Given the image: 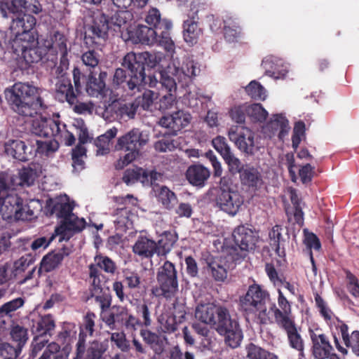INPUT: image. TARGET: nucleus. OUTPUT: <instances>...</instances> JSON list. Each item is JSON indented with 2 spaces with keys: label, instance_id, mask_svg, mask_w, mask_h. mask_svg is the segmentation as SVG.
<instances>
[{
  "label": "nucleus",
  "instance_id": "64",
  "mask_svg": "<svg viewBox=\"0 0 359 359\" xmlns=\"http://www.w3.org/2000/svg\"><path fill=\"white\" fill-rule=\"evenodd\" d=\"M346 278L347 280L346 289L355 298L359 297V281L358 278L350 271L346 270Z\"/></svg>",
  "mask_w": 359,
  "mask_h": 359
},
{
  "label": "nucleus",
  "instance_id": "42",
  "mask_svg": "<svg viewBox=\"0 0 359 359\" xmlns=\"http://www.w3.org/2000/svg\"><path fill=\"white\" fill-rule=\"evenodd\" d=\"M117 132V128L113 127L107 130L103 135L97 137L95 140V144L97 148V154L104 155L109 152L111 140L116 137Z\"/></svg>",
  "mask_w": 359,
  "mask_h": 359
},
{
  "label": "nucleus",
  "instance_id": "24",
  "mask_svg": "<svg viewBox=\"0 0 359 359\" xmlns=\"http://www.w3.org/2000/svg\"><path fill=\"white\" fill-rule=\"evenodd\" d=\"M278 304H273L271 311L273 313L275 322L277 325L285 324L295 320L292 314L291 303L287 299L280 289H278Z\"/></svg>",
  "mask_w": 359,
  "mask_h": 359
},
{
  "label": "nucleus",
  "instance_id": "6",
  "mask_svg": "<svg viewBox=\"0 0 359 359\" xmlns=\"http://www.w3.org/2000/svg\"><path fill=\"white\" fill-rule=\"evenodd\" d=\"M32 131L34 134L43 137H53L65 140V144L72 146L75 143L74 135L66 129V125L59 119L40 118L32 121Z\"/></svg>",
  "mask_w": 359,
  "mask_h": 359
},
{
  "label": "nucleus",
  "instance_id": "45",
  "mask_svg": "<svg viewBox=\"0 0 359 359\" xmlns=\"http://www.w3.org/2000/svg\"><path fill=\"white\" fill-rule=\"evenodd\" d=\"M136 41L142 44L151 45L156 41V33L152 27L140 25L135 31Z\"/></svg>",
  "mask_w": 359,
  "mask_h": 359
},
{
  "label": "nucleus",
  "instance_id": "50",
  "mask_svg": "<svg viewBox=\"0 0 359 359\" xmlns=\"http://www.w3.org/2000/svg\"><path fill=\"white\" fill-rule=\"evenodd\" d=\"M140 335L144 341L154 350L156 354L160 355L163 353L164 347L159 335L149 330H142Z\"/></svg>",
  "mask_w": 359,
  "mask_h": 359
},
{
  "label": "nucleus",
  "instance_id": "52",
  "mask_svg": "<svg viewBox=\"0 0 359 359\" xmlns=\"http://www.w3.org/2000/svg\"><path fill=\"white\" fill-rule=\"evenodd\" d=\"M177 237L171 232H165L156 242L158 246V256L166 255L176 243Z\"/></svg>",
  "mask_w": 359,
  "mask_h": 359
},
{
  "label": "nucleus",
  "instance_id": "8",
  "mask_svg": "<svg viewBox=\"0 0 359 359\" xmlns=\"http://www.w3.org/2000/svg\"><path fill=\"white\" fill-rule=\"evenodd\" d=\"M21 6L24 11H21L15 18H13L11 28L14 33L18 32H36L34 29L36 20L29 13L38 14L41 11V7L37 0H15L13 6Z\"/></svg>",
  "mask_w": 359,
  "mask_h": 359
},
{
  "label": "nucleus",
  "instance_id": "9",
  "mask_svg": "<svg viewBox=\"0 0 359 359\" xmlns=\"http://www.w3.org/2000/svg\"><path fill=\"white\" fill-rule=\"evenodd\" d=\"M215 207L230 216H235L243 204V198L238 191L226 184L225 177L221 178L219 187L215 189Z\"/></svg>",
  "mask_w": 359,
  "mask_h": 359
},
{
  "label": "nucleus",
  "instance_id": "1",
  "mask_svg": "<svg viewBox=\"0 0 359 359\" xmlns=\"http://www.w3.org/2000/svg\"><path fill=\"white\" fill-rule=\"evenodd\" d=\"M161 60V57L156 53L142 52L128 53L123 58L121 65L129 71V74L123 68L116 69L112 86L116 90H121L126 95H133L140 90V87L145 80L146 67H156Z\"/></svg>",
  "mask_w": 359,
  "mask_h": 359
},
{
  "label": "nucleus",
  "instance_id": "22",
  "mask_svg": "<svg viewBox=\"0 0 359 359\" xmlns=\"http://www.w3.org/2000/svg\"><path fill=\"white\" fill-rule=\"evenodd\" d=\"M191 119L190 114L183 110H178L172 114L163 116L159 121V124L169 130L171 135H177V132L187 126Z\"/></svg>",
  "mask_w": 359,
  "mask_h": 359
},
{
  "label": "nucleus",
  "instance_id": "25",
  "mask_svg": "<svg viewBox=\"0 0 359 359\" xmlns=\"http://www.w3.org/2000/svg\"><path fill=\"white\" fill-rule=\"evenodd\" d=\"M47 55V48L40 46L39 43L33 47L24 50L20 53L18 59L19 67L25 70L31 67L34 64L41 62Z\"/></svg>",
  "mask_w": 359,
  "mask_h": 359
},
{
  "label": "nucleus",
  "instance_id": "13",
  "mask_svg": "<svg viewBox=\"0 0 359 359\" xmlns=\"http://www.w3.org/2000/svg\"><path fill=\"white\" fill-rule=\"evenodd\" d=\"M118 270L116 263L107 256L101 254L97 255L94 257V263L88 266V276L90 282L94 286H97L100 283H105L108 281V278L102 271L114 276Z\"/></svg>",
  "mask_w": 359,
  "mask_h": 359
},
{
  "label": "nucleus",
  "instance_id": "20",
  "mask_svg": "<svg viewBox=\"0 0 359 359\" xmlns=\"http://www.w3.org/2000/svg\"><path fill=\"white\" fill-rule=\"evenodd\" d=\"M278 327L285 332L289 347L297 352L299 359L304 358L305 341L301 334L302 329L297 325L295 320Z\"/></svg>",
  "mask_w": 359,
  "mask_h": 359
},
{
  "label": "nucleus",
  "instance_id": "28",
  "mask_svg": "<svg viewBox=\"0 0 359 359\" xmlns=\"http://www.w3.org/2000/svg\"><path fill=\"white\" fill-rule=\"evenodd\" d=\"M72 250L68 247H63L57 252H51L45 255L38 270L39 275L42 270L45 272H50L57 268L65 257L70 255Z\"/></svg>",
  "mask_w": 359,
  "mask_h": 359
},
{
  "label": "nucleus",
  "instance_id": "63",
  "mask_svg": "<svg viewBox=\"0 0 359 359\" xmlns=\"http://www.w3.org/2000/svg\"><path fill=\"white\" fill-rule=\"evenodd\" d=\"M247 357L249 359H269L271 353L265 349L250 343L246 346Z\"/></svg>",
  "mask_w": 359,
  "mask_h": 359
},
{
  "label": "nucleus",
  "instance_id": "48",
  "mask_svg": "<svg viewBox=\"0 0 359 359\" xmlns=\"http://www.w3.org/2000/svg\"><path fill=\"white\" fill-rule=\"evenodd\" d=\"M224 38L229 42H234L240 38L241 27L238 22L231 17L224 20Z\"/></svg>",
  "mask_w": 359,
  "mask_h": 359
},
{
  "label": "nucleus",
  "instance_id": "57",
  "mask_svg": "<svg viewBox=\"0 0 359 359\" xmlns=\"http://www.w3.org/2000/svg\"><path fill=\"white\" fill-rule=\"evenodd\" d=\"M123 283L126 285V287L130 291L140 288L142 283L141 277L138 272L130 269L123 270Z\"/></svg>",
  "mask_w": 359,
  "mask_h": 359
},
{
  "label": "nucleus",
  "instance_id": "5",
  "mask_svg": "<svg viewBox=\"0 0 359 359\" xmlns=\"http://www.w3.org/2000/svg\"><path fill=\"white\" fill-rule=\"evenodd\" d=\"M147 143L138 128H133L117 139L114 149L123 152L115 163L116 170H121L133 162L141 154V149Z\"/></svg>",
  "mask_w": 359,
  "mask_h": 359
},
{
  "label": "nucleus",
  "instance_id": "10",
  "mask_svg": "<svg viewBox=\"0 0 359 359\" xmlns=\"http://www.w3.org/2000/svg\"><path fill=\"white\" fill-rule=\"evenodd\" d=\"M232 236L235 246L229 248L227 251L232 260L236 263L245 257L248 251L255 248L257 238L255 232L245 225L237 226Z\"/></svg>",
  "mask_w": 359,
  "mask_h": 359
},
{
  "label": "nucleus",
  "instance_id": "49",
  "mask_svg": "<svg viewBox=\"0 0 359 359\" xmlns=\"http://www.w3.org/2000/svg\"><path fill=\"white\" fill-rule=\"evenodd\" d=\"M25 304V300L21 297H18L9 301L0 306V331L5 329L6 320L4 316H11V313L22 307Z\"/></svg>",
  "mask_w": 359,
  "mask_h": 359
},
{
  "label": "nucleus",
  "instance_id": "41",
  "mask_svg": "<svg viewBox=\"0 0 359 359\" xmlns=\"http://www.w3.org/2000/svg\"><path fill=\"white\" fill-rule=\"evenodd\" d=\"M39 177L38 171L36 168L32 166H24L19 170L18 177L15 180V187H30L34 184L36 179Z\"/></svg>",
  "mask_w": 359,
  "mask_h": 359
},
{
  "label": "nucleus",
  "instance_id": "39",
  "mask_svg": "<svg viewBox=\"0 0 359 359\" xmlns=\"http://www.w3.org/2000/svg\"><path fill=\"white\" fill-rule=\"evenodd\" d=\"M240 178L242 184L252 188H256L262 181L258 169L248 165L241 172Z\"/></svg>",
  "mask_w": 359,
  "mask_h": 359
},
{
  "label": "nucleus",
  "instance_id": "46",
  "mask_svg": "<svg viewBox=\"0 0 359 359\" xmlns=\"http://www.w3.org/2000/svg\"><path fill=\"white\" fill-rule=\"evenodd\" d=\"M171 69H173L172 67L168 66L167 69L159 72V84L161 86V90H165L166 93H176L177 90V79L173 77L175 75L172 73H175V72H171Z\"/></svg>",
  "mask_w": 359,
  "mask_h": 359
},
{
  "label": "nucleus",
  "instance_id": "3",
  "mask_svg": "<svg viewBox=\"0 0 359 359\" xmlns=\"http://www.w3.org/2000/svg\"><path fill=\"white\" fill-rule=\"evenodd\" d=\"M5 99L10 108L22 116H34L48 109L46 90L29 83H15L4 90Z\"/></svg>",
  "mask_w": 359,
  "mask_h": 359
},
{
  "label": "nucleus",
  "instance_id": "59",
  "mask_svg": "<svg viewBox=\"0 0 359 359\" xmlns=\"http://www.w3.org/2000/svg\"><path fill=\"white\" fill-rule=\"evenodd\" d=\"M247 94L253 100H265L267 95L266 90L259 82L257 81H252L245 87Z\"/></svg>",
  "mask_w": 359,
  "mask_h": 359
},
{
  "label": "nucleus",
  "instance_id": "32",
  "mask_svg": "<svg viewBox=\"0 0 359 359\" xmlns=\"http://www.w3.org/2000/svg\"><path fill=\"white\" fill-rule=\"evenodd\" d=\"M39 44L36 32H16L12 43V48L15 54L20 56V53Z\"/></svg>",
  "mask_w": 359,
  "mask_h": 359
},
{
  "label": "nucleus",
  "instance_id": "37",
  "mask_svg": "<svg viewBox=\"0 0 359 359\" xmlns=\"http://www.w3.org/2000/svg\"><path fill=\"white\" fill-rule=\"evenodd\" d=\"M337 329L339 330L345 346L350 348L356 356H359V331H353L349 334L348 327L343 321H339Z\"/></svg>",
  "mask_w": 359,
  "mask_h": 359
},
{
  "label": "nucleus",
  "instance_id": "60",
  "mask_svg": "<svg viewBox=\"0 0 359 359\" xmlns=\"http://www.w3.org/2000/svg\"><path fill=\"white\" fill-rule=\"evenodd\" d=\"M15 176L8 172H0V202L4 196L8 194L10 189L15 187Z\"/></svg>",
  "mask_w": 359,
  "mask_h": 359
},
{
  "label": "nucleus",
  "instance_id": "15",
  "mask_svg": "<svg viewBox=\"0 0 359 359\" xmlns=\"http://www.w3.org/2000/svg\"><path fill=\"white\" fill-rule=\"evenodd\" d=\"M228 137L242 152L250 155L255 154V134L249 128L233 126L229 129Z\"/></svg>",
  "mask_w": 359,
  "mask_h": 359
},
{
  "label": "nucleus",
  "instance_id": "30",
  "mask_svg": "<svg viewBox=\"0 0 359 359\" xmlns=\"http://www.w3.org/2000/svg\"><path fill=\"white\" fill-rule=\"evenodd\" d=\"M133 252L141 259H151L155 254L158 255L156 242L147 236H140L133 247Z\"/></svg>",
  "mask_w": 359,
  "mask_h": 359
},
{
  "label": "nucleus",
  "instance_id": "51",
  "mask_svg": "<svg viewBox=\"0 0 359 359\" xmlns=\"http://www.w3.org/2000/svg\"><path fill=\"white\" fill-rule=\"evenodd\" d=\"M282 230V226L276 224L272 227L269 232L270 245L280 257H284L285 255L284 249L280 248L282 242H284L281 233Z\"/></svg>",
  "mask_w": 359,
  "mask_h": 359
},
{
  "label": "nucleus",
  "instance_id": "44",
  "mask_svg": "<svg viewBox=\"0 0 359 359\" xmlns=\"http://www.w3.org/2000/svg\"><path fill=\"white\" fill-rule=\"evenodd\" d=\"M156 198L163 207L168 210L173 209L177 203L176 194L166 186H161L156 191Z\"/></svg>",
  "mask_w": 359,
  "mask_h": 359
},
{
  "label": "nucleus",
  "instance_id": "35",
  "mask_svg": "<svg viewBox=\"0 0 359 359\" xmlns=\"http://www.w3.org/2000/svg\"><path fill=\"white\" fill-rule=\"evenodd\" d=\"M210 175L209 169L201 164L190 165L186 172L188 182L196 187H203Z\"/></svg>",
  "mask_w": 359,
  "mask_h": 359
},
{
  "label": "nucleus",
  "instance_id": "17",
  "mask_svg": "<svg viewBox=\"0 0 359 359\" xmlns=\"http://www.w3.org/2000/svg\"><path fill=\"white\" fill-rule=\"evenodd\" d=\"M29 141L30 136L25 140H8L4 144V152L18 161H28L34 158V149Z\"/></svg>",
  "mask_w": 359,
  "mask_h": 359
},
{
  "label": "nucleus",
  "instance_id": "19",
  "mask_svg": "<svg viewBox=\"0 0 359 359\" xmlns=\"http://www.w3.org/2000/svg\"><path fill=\"white\" fill-rule=\"evenodd\" d=\"M23 199L15 194H7L0 202V212L4 220L17 218H26L25 214L21 212Z\"/></svg>",
  "mask_w": 359,
  "mask_h": 359
},
{
  "label": "nucleus",
  "instance_id": "21",
  "mask_svg": "<svg viewBox=\"0 0 359 359\" xmlns=\"http://www.w3.org/2000/svg\"><path fill=\"white\" fill-rule=\"evenodd\" d=\"M86 225L83 218H79L73 212L60 221L55 227V232L61 236L62 240H69L74 234L82 231Z\"/></svg>",
  "mask_w": 359,
  "mask_h": 359
},
{
  "label": "nucleus",
  "instance_id": "18",
  "mask_svg": "<svg viewBox=\"0 0 359 359\" xmlns=\"http://www.w3.org/2000/svg\"><path fill=\"white\" fill-rule=\"evenodd\" d=\"M309 333L313 359H327L330 352L333 351L329 337L319 328L309 329Z\"/></svg>",
  "mask_w": 359,
  "mask_h": 359
},
{
  "label": "nucleus",
  "instance_id": "33",
  "mask_svg": "<svg viewBox=\"0 0 359 359\" xmlns=\"http://www.w3.org/2000/svg\"><path fill=\"white\" fill-rule=\"evenodd\" d=\"M31 132L32 131L31 130ZM36 136L39 137L33 133L30 135L29 143L34 149V157L37 154L41 156H49L59 149V143L55 138L48 141H42L39 140Z\"/></svg>",
  "mask_w": 359,
  "mask_h": 359
},
{
  "label": "nucleus",
  "instance_id": "55",
  "mask_svg": "<svg viewBox=\"0 0 359 359\" xmlns=\"http://www.w3.org/2000/svg\"><path fill=\"white\" fill-rule=\"evenodd\" d=\"M289 194L294 208L293 215L295 223L302 226L304 224V212L301 206L302 200L299 198L297 190L294 188H290Z\"/></svg>",
  "mask_w": 359,
  "mask_h": 359
},
{
  "label": "nucleus",
  "instance_id": "14",
  "mask_svg": "<svg viewBox=\"0 0 359 359\" xmlns=\"http://www.w3.org/2000/svg\"><path fill=\"white\" fill-rule=\"evenodd\" d=\"M92 18L91 24L86 27L85 39L86 43L90 40L92 43L100 45L108 38L109 20L104 13L100 11L94 13Z\"/></svg>",
  "mask_w": 359,
  "mask_h": 359
},
{
  "label": "nucleus",
  "instance_id": "56",
  "mask_svg": "<svg viewBox=\"0 0 359 359\" xmlns=\"http://www.w3.org/2000/svg\"><path fill=\"white\" fill-rule=\"evenodd\" d=\"M96 316L93 312H88L84 316L83 324L80 327L79 339H86L87 336L92 337L95 332Z\"/></svg>",
  "mask_w": 359,
  "mask_h": 359
},
{
  "label": "nucleus",
  "instance_id": "2",
  "mask_svg": "<svg viewBox=\"0 0 359 359\" xmlns=\"http://www.w3.org/2000/svg\"><path fill=\"white\" fill-rule=\"evenodd\" d=\"M195 318L210 325L219 335L224 336L229 346L235 348L240 346L243 339L242 330L238 321L231 318L226 306L214 303L198 305Z\"/></svg>",
  "mask_w": 359,
  "mask_h": 359
},
{
  "label": "nucleus",
  "instance_id": "40",
  "mask_svg": "<svg viewBox=\"0 0 359 359\" xmlns=\"http://www.w3.org/2000/svg\"><path fill=\"white\" fill-rule=\"evenodd\" d=\"M183 27V36L185 41L191 44L196 43L201 33L196 18L194 16L191 18L189 17V18L184 22Z\"/></svg>",
  "mask_w": 359,
  "mask_h": 359
},
{
  "label": "nucleus",
  "instance_id": "31",
  "mask_svg": "<svg viewBox=\"0 0 359 359\" xmlns=\"http://www.w3.org/2000/svg\"><path fill=\"white\" fill-rule=\"evenodd\" d=\"M175 75L179 83H182V86H188L192 79L200 72V69L196 67L194 62L190 60L184 61L180 67H172Z\"/></svg>",
  "mask_w": 359,
  "mask_h": 359
},
{
  "label": "nucleus",
  "instance_id": "38",
  "mask_svg": "<svg viewBox=\"0 0 359 359\" xmlns=\"http://www.w3.org/2000/svg\"><path fill=\"white\" fill-rule=\"evenodd\" d=\"M55 327V320L50 314L41 316L32 325V332L34 335L46 337H51Z\"/></svg>",
  "mask_w": 359,
  "mask_h": 359
},
{
  "label": "nucleus",
  "instance_id": "61",
  "mask_svg": "<svg viewBox=\"0 0 359 359\" xmlns=\"http://www.w3.org/2000/svg\"><path fill=\"white\" fill-rule=\"evenodd\" d=\"M137 317L140 321L138 327L144 326L146 327L151 326L152 323L151 313L147 303L140 304L135 308Z\"/></svg>",
  "mask_w": 359,
  "mask_h": 359
},
{
  "label": "nucleus",
  "instance_id": "62",
  "mask_svg": "<svg viewBox=\"0 0 359 359\" xmlns=\"http://www.w3.org/2000/svg\"><path fill=\"white\" fill-rule=\"evenodd\" d=\"M131 211L126 207L118 208L116 210V219L114 222L119 228H128L132 224V221L130 218Z\"/></svg>",
  "mask_w": 359,
  "mask_h": 359
},
{
  "label": "nucleus",
  "instance_id": "12",
  "mask_svg": "<svg viewBox=\"0 0 359 359\" xmlns=\"http://www.w3.org/2000/svg\"><path fill=\"white\" fill-rule=\"evenodd\" d=\"M84 74L81 73L78 67L73 70V80L74 88L72 84L70 79L62 76L55 84V96L61 102H67L69 105H72L77 102L78 96L81 93V78Z\"/></svg>",
  "mask_w": 359,
  "mask_h": 359
},
{
  "label": "nucleus",
  "instance_id": "29",
  "mask_svg": "<svg viewBox=\"0 0 359 359\" xmlns=\"http://www.w3.org/2000/svg\"><path fill=\"white\" fill-rule=\"evenodd\" d=\"M95 74L94 71H90L87 79L83 78L86 80V90L87 93L93 97H97L104 93L106 87L105 81L107 77V73L105 71H100L97 78ZM84 76H86L84 75Z\"/></svg>",
  "mask_w": 359,
  "mask_h": 359
},
{
  "label": "nucleus",
  "instance_id": "36",
  "mask_svg": "<svg viewBox=\"0 0 359 359\" xmlns=\"http://www.w3.org/2000/svg\"><path fill=\"white\" fill-rule=\"evenodd\" d=\"M265 74L275 79L284 78L287 70L283 68V61L273 56L266 57L262 62Z\"/></svg>",
  "mask_w": 359,
  "mask_h": 359
},
{
  "label": "nucleus",
  "instance_id": "23",
  "mask_svg": "<svg viewBox=\"0 0 359 359\" xmlns=\"http://www.w3.org/2000/svg\"><path fill=\"white\" fill-rule=\"evenodd\" d=\"M46 210L50 217L55 215L63 219L73 212L74 205L70 203L67 195L59 196L46 201Z\"/></svg>",
  "mask_w": 359,
  "mask_h": 359
},
{
  "label": "nucleus",
  "instance_id": "34",
  "mask_svg": "<svg viewBox=\"0 0 359 359\" xmlns=\"http://www.w3.org/2000/svg\"><path fill=\"white\" fill-rule=\"evenodd\" d=\"M103 283H100L97 286H94L92 282H90V297L94 298L100 309L101 318L104 314H108L107 311L110 308L112 297L109 292H104L102 288Z\"/></svg>",
  "mask_w": 359,
  "mask_h": 359
},
{
  "label": "nucleus",
  "instance_id": "11",
  "mask_svg": "<svg viewBox=\"0 0 359 359\" xmlns=\"http://www.w3.org/2000/svg\"><path fill=\"white\" fill-rule=\"evenodd\" d=\"M102 321L111 330L121 329L133 332L138 328V318L126 306L114 305L111 311L102 316Z\"/></svg>",
  "mask_w": 359,
  "mask_h": 359
},
{
  "label": "nucleus",
  "instance_id": "47",
  "mask_svg": "<svg viewBox=\"0 0 359 359\" xmlns=\"http://www.w3.org/2000/svg\"><path fill=\"white\" fill-rule=\"evenodd\" d=\"M44 47L47 48V53L50 50H54L57 53H66L67 50V39L65 36L60 32H55L51 36L50 41H46Z\"/></svg>",
  "mask_w": 359,
  "mask_h": 359
},
{
  "label": "nucleus",
  "instance_id": "54",
  "mask_svg": "<svg viewBox=\"0 0 359 359\" xmlns=\"http://www.w3.org/2000/svg\"><path fill=\"white\" fill-rule=\"evenodd\" d=\"M122 180L127 185H131L140 181L143 184L147 181L146 170L142 168L128 169L123 175Z\"/></svg>",
  "mask_w": 359,
  "mask_h": 359
},
{
  "label": "nucleus",
  "instance_id": "53",
  "mask_svg": "<svg viewBox=\"0 0 359 359\" xmlns=\"http://www.w3.org/2000/svg\"><path fill=\"white\" fill-rule=\"evenodd\" d=\"M186 311L183 309L177 312V315H168L163 323V331L165 333L172 334L177 330L178 324L185 320Z\"/></svg>",
  "mask_w": 359,
  "mask_h": 359
},
{
  "label": "nucleus",
  "instance_id": "58",
  "mask_svg": "<svg viewBox=\"0 0 359 359\" xmlns=\"http://www.w3.org/2000/svg\"><path fill=\"white\" fill-rule=\"evenodd\" d=\"M247 115L255 122H264L268 117L267 111L259 103H255L246 106Z\"/></svg>",
  "mask_w": 359,
  "mask_h": 359
},
{
  "label": "nucleus",
  "instance_id": "4",
  "mask_svg": "<svg viewBox=\"0 0 359 359\" xmlns=\"http://www.w3.org/2000/svg\"><path fill=\"white\" fill-rule=\"evenodd\" d=\"M269 297L268 292L259 285H251L246 294L239 298V309L246 317H256L259 324L266 325L270 321L266 306Z\"/></svg>",
  "mask_w": 359,
  "mask_h": 359
},
{
  "label": "nucleus",
  "instance_id": "27",
  "mask_svg": "<svg viewBox=\"0 0 359 359\" xmlns=\"http://www.w3.org/2000/svg\"><path fill=\"white\" fill-rule=\"evenodd\" d=\"M229 261L235 262L232 260L228 251L227 255L225 257H215L208 259V267L216 281H224L226 278L227 269L229 268L227 263Z\"/></svg>",
  "mask_w": 359,
  "mask_h": 359
},
{
  "label": "nucleus",
  "instance_id": "7",
  "mask_svg": "<svg viewBox=\"0 0 359 359\" xmlns=\"http://www.w3.org/2000/svg\"><path fill=\"white\" fill-rule=\"evenodd\" d=\"M158 286L151 289V293L156 297L170 299L178 291L177 271L175 266L170 261H165L158 269L156 274Z\"/></svg>",
  "mask_w": 359,
  "mask_h": 359
},
{
  "label": "nucleus",
  "instance_id": "26",
  "mask_svg": "<svg viewBox=\"0 0 359 359\" xmlns=\"http://www.w3.org/2000/svg\"><path fill=\"white\" fill-rule=\"evenodd\" d=\"M76 325L74 323L63 322L61 325V330L57 333L56 340L57 344L63 345L62 351L56 355L54 359L59 355H66L68 359L69 353L71 350V344L76 339Z\"/></svg>",
  "mask_w": 359,
  "mask_h": 359
},
{
  "label": "nucleus",
  "instance_id": "16",
  "mask_svg": "<svg viewBox=\"0 0 359 359\" xmlns=\"http://www.w3.org/2000/svg\"><path fill=\"white\" fill-rule=\"evenodd\" d=\"M107 340L94 339L86 348V339H79L76 343V356L73 359H103L108 349Z\"/></svg>",
  "mask_w": 359,
  "mask_h": 359
},
{
  "label": "nucleus",
  "instance_id": "43",
  "mask_svg": "<svg viewBox=\"0 0 359 359\" xmlns=\"http://www.w3.org/2000/svg\"><path fill=\"white\" fill-rule=\"evenodd\" d=\"M10 337L17 350L22 351L29 339L28 330L18 324L13 325L10 330Z\"/></svg>",
  "mask_w": 359,
  "mask_h": 359
}]
</instances>
